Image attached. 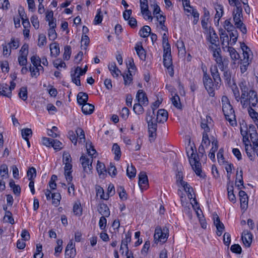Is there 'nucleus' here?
Masks as SVG:
<instances>
[{"label":"nucleus","instance_id":"nucleus-1","mask_svg":"<svg viewBox=\"0 0 258 258\" xmlns=\"http://www.w3.org/2000/svg\"><path fill=\"white\" fill-rule=\"evenodd\" d=\"M238 85L241 91L240 102L242 107H255L258 102L257 93L250 87L249 83L245 80H241Z\"/></svg>","mask_w":258,"mask_h":258},{"label":"nucleus","instance_id":"nucleus-2","mask_svg":"<svg viewBox=\"0 0 258 258\" xmlns=\"http://www.w3.org/2000/svg\"><path fill=\"white\" fill-rule=\"evenodd\" d=\"M221 103L222 111L226 119L229 121L231 125L234 126L236 125L234 110L228 97L226 96H222Z\"/></svg>","mask_w":258,"mask_h":258},{"label":"nucleus","instance_id":"nucleus-3","mask_svg":"<svg viewBox=\"0 0 258 258\" xmlns=\"http://www.w3.org/2000/svg\"><path fill=\"white\" fill-rule=\"evenodd\" d=\"M242 11L241 6H237V8L234 9L233 11V19L235 27L239 29L243 34H245L247 32V29L242 22Z\"/></svg>","mask_w":258,"mask_h":258},{"label":"nucleus","instance_id":"nucleus-4","mask_svg":"<svg viewBox=\"0 0 258 258\" xmlns=\"http://www.w3.org/2000/svg\"><path fill=\"white\" fill-rule=\"evenodd\" d=\"M146 120L148 123L150 140H154L156 136L158 121L155 119V113L147 112Z\"/></svg>","mask_w":258,"mask_h":258},{"label":"nucleus","instance_id":"nucleus-5","mask_svg":"<svg viewBox=\"0 0 258 258\" xmlns=\"http://www.w3.org/2000/svg\"><path fill=\"white\" fill-rule=\"evenodd\" d=\"M209 48L212 52L214 59L218 66L220 70L221 71H224V69L227 67L228 63L225 59H223L220 54L221 49L220 47L219 46H210Z\"/></svg>","mask_w":258,"mask_h":258},{"label":"nucleus","instance_id":"nucleus-6","mask_svg":"<svg viewBox=\"0 0 258 258\" xmlns=\"http://www.w3.org/2000/svg\"><path fill=\"white\" fill-rule=\"evenodd\" d=\"M168 236L169 230L166 226L163 228L158 226L155 228L154 235V240L155 243L163 244L167 241Z\"/></svg>","mask_w":258,"mask_h":258},{"label":"nucleus","instance_id":"nucleus-7","mask_svg":"<svg viewBox=\"0 0 258 258\" xmlns=\"http://www.w3.org/2000/svg\"><path fill=\"white\" fill-rule=\"evenodd\" d=\"M191 150L192 152L190 155L188 154L189 163L196 174L200 177L204 178L205 175L202 173L201 164L198 160L197 155L194 152L192 148Z\"/></svg>","mask_w":258,"mask_h":258},{"label":"nucleus","instance_id":"nucleus-8","mask_svg":"<svg viewBox=\"0 0 258 258\" xmlns=\"http://www.w3.org/2000/svg\"><path fill=\"white\" fill-rule=\"evenodd\" d=\"M203 83L209 95L211 97H214L215 95V90L219 88L220 83L215 82V84H214L211 78L204 80Z\"/></svg>","mask_w":258,"mask_h":258},{"label":"nucleus","instance_id":"nucleus-9","mask_svg":"<svg viewBox=\"0 0 258 258\" xmlns=\"http://www.w3.org/2000/svg\"><path fill=\"white\" fill-rule=\"evenodd\" d=\"M29 46L27 44H24L20 50V55L18 60L19 64L21 66H26L27 63V55L28 54Z\"/></svg>","mask_w":258,"mask_h":258},{"label":"nucleus","instance_id":"nucleus-10","mask_svg":"<svg viewBox=\"0 0 258 258\" xmlns=\"http://www.w3.org/2000/svg\"><path fill=\"white\" fill-rule=\"evenodd\" d=\"M80 161L84 171L87 173H90L92 168V157L89 158L86 155H83L80 157Z\"/></svg>","mask_w":258,"mask_h":258},{"label":"nucleus","instance_id":"nucleus-11","mask_svg":"<svg viewBox=\"0 0 258 258\" xmlns=\"http://www.w3.org/2000/svg\"><path fill=\"white\" fill-rule=\"evenodd\" d=\"M163 64L168 70V74L171 77L174 75V70L172 66V59L171 53H164Z\"/></svg>","mask_w":258,"mask_h":258},{"label":"nucleus","instance_id":"nucleus-12","mask_svg":"<svg viewBox=\"0 0 258 258\" xmlns=\"http://www.w3.org/2000/svg\"><path fill=\"white\" fill-rule=\"evenodd\" d=\"M125 237L121 240V243L120 247V251L123 254L124 253V248L125 249V255H127L129 252V249L128 247V243L131 241L132 232L128 231L125 233Z\"/></svg>","mask_w":258,"mask_h":258},{"label":"nucleus","instance_id":"nucleus-13","mask_svg":"<svg viewBox=\"0 0 258 258\" xmlns=\"http://www.w3.org/2000/svg\"><path fill=\"white\" fill-rule=\"evenodd\" d=\"M241 49L243 51V58L241 59V63H243V66L245 67L248 66L250 61V50L249 48L245 44H243L241 45Z\"/></svg>","mask_w":258,"mask_h":258},{"label":"nucleus","instance_id":"nucleus-14","mask_svg":"<svg viewBox=\"0 0 258 258\" xmlns=\"http://www.w3.org/2000/svg\"><path fill=\"white\" fill-rule=\"evenodd\" d=\"M212 125V119L209 116H207L206 118L202 119L201 126L204 130L203 133H208L210 131V126Z\"/></svg>","mask_w":258,"mask_h":258},{"label":"nucleus","instance_id":"nucleus-15","mask_svg":"<svg viewBox=\"0 0 258 258\" xmlns=\"http://www.w3.org/2000/svg\"><path fill=\"white\" fill-rule=\"evenodd\" d=\"M76 249L72 241L68 244L65 250V258H74L76 255Z\"/></svg>","mask_w":258,"mask_h":258},{"label":"nucleus","instance_id":"nucleus-16","mask_svg":"<svg viewBox=\"0 0 258 258\" xmlns=\"http://www.w3.org/2000/svg\"><path fill=\"white\" fill-rule=\"evenodd\" d=\"M148 185L147 175L145 172H141L139 174V185L143 189L146 188Z\"/></svg>","mask_w":258,"mask_h":258},{"label":"nucleus","instance_id":"nucleus-17","mask_svg":"<svg viewBox=\"0 0 258 258\" xmlns=\"http://www.w3.org/2000/svg\"><path fill=\"white\" fill-rule=\"evenodd\" d=\"M241 239L244 245L246 247H248L250 246L252 242V234L247 230H245L242 233Z\"/></svg>","mask_w":258,"mask_h":258},{"label":"nucleus","instance_id":"nucleus-18","mask_svg":"<svg viewBox=\"0 0 258 258\" xmlns=\"http://www.w3.org/2000/svg\"><path fill=\"white\" fill-rule=\"evenodd\" d=\"M136 99L138 100L139 103H141L144 106H146L148 104V99L146 93L142 90H139L138 91L136 95Z\"/></svg>","mask_w":258,"mask_h":258},{"label":"nucleus","instance_id":"nucleus-19","mask_svg":"<svg viewBox=\"0 0 258 258\" xmlns=\"http://www.w3.org/2000/svg\"><path fill=\"white\" fill-rule=\"evenodd\" d=\"M208 40L212 44L211 46H219V45L217 44V42L219 41V38L213 29H210L209 30Z\"/></svg>","mask_w":258,"mask_h":258},{"label":"nucleus","instance_id":"nucleus-20","mask_svg":"<svg viewBox=\"0 0 258 258\" xmlns=\"http://www.w3.org/2000/svg\"><path fill=\"white\" fill-rule=\"evenodd\" d=\"M210 72L214 82L220 83L221 81V79L218 72L217 66L216 64L212 65L210 68Z\"/></svg>","mask_w":258,"mask_h":258},{"label":"nucleus","instance_id":"nucleus-21","mask_svg":"<svg viewBox=\"0 0 258 258\" xmlns=\"http://www.w3.org/2000/svg\"><path fill=\"white\" fill-rule=\"evenodd\" d=\"M239 196L240 201V207L242 209H245L248 205V197L246 192L243 190L239 191Z\"/></svg>","mask_w":258,"mask_h":258},{"label":"nucleus","instance_id":"nucleus-22","mask_svg":"<svg viewBox=\"0 0 258 258\" xmlns=\"http://www.w3.org/2000/svg\"><path fill=\"white\" fill-rule=\"evenodd\" d=\"M155 119L158 121V122H163L166 121L168 119V112L164 109H159L157 114V117Z\"/></svg>","mask_w":258,"mask_h":258},{"label":"nucleus","instance_id":"nucleus-23","mask_svg":"<svg viewBox=\"0 0 258 258\" xmlns=\"http://www.w3.org/2000/svg\"><path fill=\"white\" fill-rule=\"evenodd\" d=\"M12 92L9 86L7 84H0V95L10 98Z\"/></svg>","mask_w":258,"mask_h":258},{"label":"nucleus","instance_id":"nucleus-24","mask_svg":"<svg viewBox=\"0 0 258 258\" xmlns=\"http://www.w3.org/2000/svg\"><path fill=\"white\" fill-rule=\"evenodd\" d=\"M135 49L140 58L142 60H145L146 57V52L141 42L136 43Z\"/></svg>","mask_w":258,"mask_h":258},{"label":"nucleus","instance_id":"nucleus-25","mask_svg":"<svg viewBox=\"0 0 258 258\" xmlns=\"http://www.w3.org/2000/svg\"><path fill=\"white\" fill-rule=\"evenodd\" d=\"M64 165V175L66 176V180H67L68 182L72 181L73 179V176H72V164H67Z\"/></svg>","mask_w":258,"mask_h":258},{"label":"nucleus","instance_id":"nucleus-26","mask_svg":"<svg viewBox=\"0 0 258 258\" xmlns=\"http://www.w3.org/2000/svg\"><path fill=\"white\" fill-rule=\"evenodd\" d=\"M214 224L217 228V234L219 236H220L222 235L225 227L224 224L220 221L218 216H217L216 219L214 220Z\"/></svg>","mask_w":258,"mask_h":258},{"label":"nucleus","instance_id":"nucleus-27","mask_svg":"<svg viewBox=\"0 0 258 258\" xmlns=\"http://www.w3.org/2000/svg\"><path fill=\"white\" fill-rule=\"evenodd\" d=\"M214 9L216 11V13L215 16V21L217 19V22H219L220 19L223 15V7L220 4H215Z\"/></svg>","mask_w":258,"mask_h":258},{"label":"nucleus","instance_id":"nucleus-28","mask_svg":"<svg viewBox=\"0 0 258 258\" xmlns=\"http://www.w3.org/2000/svg\"><path fill=\"white\" fill-rule=\"evenodd\" d=\"M108 68L111 75L114 77H117L119 74L121 73L120 71L116 67V63L114 62L109 63Z\"/></svg>","mask_w":258,"mask_h":258},{"label":"nucleus","instance_id":"nucleus-29","mask_svg":"<svg viewBox=\"0 0 258 258\" xmlns=\"http://www.w3.org/2000/svg\"><path fill=\"white\" fill-rule=\"evenodd\" d=\"M98 211L102 216L109 217L110 215L109 209L105 204H100L98 206Z\"/></svg>","mask_w":258,"mask_h":258},{"label":"nucleus","instance_id":"nucleus-30","mask_svg":"<svg viewBox=\"0 0 258 258\" xmlns=\"http://www.w3.org/2000/svg\"><path fill=\"white\" fill-rule=\"evenodd\" d=\"M82 105V112L85 114H91L94 110V106L91 104L85 103Z\"/></svg>","mask_w":258,"mask_h":258},{"label":"nucleus","instance_id":"nucleus-31","mask_svg":"<svg viewBox=\"0 0 258 258\" xmlns=\"http://www.w3.org/2000/svg\"><path fill=\"white\" fill-rule=\"evenodd\" d=\"M236 185L239 189H241L242 187L243 186V172L242 169H240L239 173L238 171H237Z\"/></svg>","mask_w":258,"mask_h":258},{"label":"nucleus","instance_id":"nucleus-32","mask_svg":"<svg viewBox=\"0 0 258 258\" xmlns=\"http://www.w3.org/2000/svg\"><path fill=\"white\" fill-rule=\"evenodd\" d=\"M88 99V94L84 92H79L77 95V101L78 104L80 105H82L85 103H87V101Z\"/></svg>","mask_w":258,"mask_h":258},{"label":"nucleus","instance_id":"nucleus-33","mask_svg":"<svg viewBox=\"0 0 258 258\" xmlns=\"http://www.w3.org/2000/svg\"><path fill=\"white\" fill-rule=\"evenodd\" d=\"M112 151L115 155L114 159L115 160H119L120 158L121 153L119 146L117 144L114 143L113 145Z\"/></svg>","mask_w":258,"mask_h":258},{"label":"nucleus","instance_id":"nucleus-34","mask_svg":"<svg viewBox=\"0 0 258 258\" xmlns=\"http://www.w3.org/2000/svg\"><path fill=\"white\" fill-rule=\"evenodd\" d=\"M50 49L51 56L56 57L59 53V47L56 43L50 44Z\"/></svg>","mask_w":258,"mask_h":258},{"label":"nucleus","instance_id":"nucleus-35","mask_svg":"<svg viewBox=\"0 0 258 258\" xmlns=\"http://www.w3.org/2000/svg\"><path fill=\"white\" fill-rule=\"evenodd\" d=\"M151 28L148 26H144L139 31V35L143 38L147 37L151 33Z\"/></svg>","mask_w":258,"mask_h":258},{"label":"nucleus","instance_id":"nucleus-36","mask_svg":"<svg viewBox=\"0 0 258 258\" xmlns=\"http://www.w3.org/2000/svg\"><path fill=\"white\" fill-rule=\"evenodd\" d=\"M73 212L76 216H80L82 215V208L80 202H78L75 203L73 206Z\"/></svg>","mask_w":258,"mask_h":258},{"label":"nucleus","instance_id":"nucleus-37","mask_svg":"<svg viewBox=\"0 0 258 258\" xmlns=\"http://www.w3.org/2000/svg\"><path fill=\"white\" fill-rule=\"evenodd\" d=\"M19 13L20 14V16L21 19H22V24H23V26L24 29L29 28L30 26V22H29L28 18L25 19L24 18V15H25V12H23L22 11H21L20 10H19Z\"/></svg>","mask_w":258,"mask_h":258},{"label":"nucleus","instance_id":"nucleus-38","mask_svg":"<svg viewBox=\"0 0 258 258\" xmlns=\"http://www.w3.org/2000/svg\"><path fill=\"white\" fill-rule=\"evenodd\" d=\"M228 51L232 60H235L239 59V55L233 47L229 46Z\"/></svg>","mask_w":258,"mask_h":258},{"label":"nucleus","instance_id":"nucleus-39","mask_svg":"<svg viewBox=\"0 0 258 258\" xmlns=\"http://www.w3.org/2000/svg\"><path fill=\"white\" fill-rule=\"evenodd\" d=\"M131 72V71H129V72H128L126 74L122 75L124 80V84L125 86L130 85L132 83L133 78Z\"/></svg>","mask_w":258,"mask_h":258},{"label":"nucleus","instance_id":"nucleus-40","mask_svg":"<svg viewBox=\"0 0 258 258\" xmlns=\"http://www.w3.org/2000/svg\"><path fill=\"white\" fill-rule=\"evenodd\" d=\"M19 97L23 101H26L28 98L27 88L26 87H21L18 93Z\"/></svg>","mask_w":258,"mask_h":258},{"label":"nucleus","instance_id":"nucleus-41","mask_svg":"<svg viewBox=\"0 0 258 258\" xmlns=\"http://www.w3.org/2000/svg\"><path fill=\"white\" fill-rule=\"evenodd\" d=\"M47 40L46 36L44 34H40L38 36L37 45L39 47H42L46 44Z\"/></svg>","mask_w":258,"mask_h":258},{"label":"nucleus","instance_id":"nucleus-42","mask_svg":"<svg viewBox=\"0 0 258 258\" xmlns=\"http://www.w3.org/2000/svg\"><path fill=\"white\" fill-rule=\"evenodd\" d=\"M51 198L52 200V204L55 206H57L59 204L61 200V196L59 193H53L51 194Z\"/></svg>","mask_w":258,"mask_h":258},{"label":"nucleus","instance_id":"nucleus-43","mask_svg":"<svg viewBox=\"0 0 258 258\" xmlns=\"http://www.w3.org/2000/svg\"><path fill=\"white\" fill-rule=\"evenodd\" d=\"M172 104L177 108L180 109L181 105L178 95L175 94L171 98Z\"/></svg>","mask_w":258,"mask_h":258},{"label":"nucleus","instance_id":"nucleus-44","mask_svg":"<svg viewBox=\"0 0 258 258\" xmlns=\"http://www.w3.org/2000/svg\"><path fill=\"white\" fill-rule=\"evenodd\" d=\"M97 196L99 197L100 199L107 200L109 199V195H105L104 189L101 187H99L96 189Z\"/></svg>","mask_w":258,"mask_h":258},{"label":"nucleus","instance_id":"nucleus-45","mask_svg":"<svg viewBox=\"0 0 258 258\" xmlns=\"http://www.w3.org/2000/svg\"><path fill=\"white\" fill-rule=\"evenodd\" d=\"M142 104L140 103H135L134 105L133 110L137 114H142L144 111Z\"/></svg>","mask_w":258,"mask_h":258},{"label":"nucleus","instance_id":"nucleus-46","mask_svg":"<svg viewBox=\"0 0 258 258\" xmlns=\"http://www.w3.org/2000/svg\"><path fill=\"white\" fill-rule=\"evenodd\" d=\"M252 107L249 106L248 108V112L249 116L253 119L254 122L258 121V113L256 112L252 108Z\"/></svg>","mask_w":258,"mask_h":258},{"label":"nucleus","instance_id":"nucleus-47","mask_svg":"<svg viewBox=\"0 0 258 258\" xmlns=\"http://www.w3.org/2000/svg\"><path fill=\"white\" fill-rule=\"evenodd\" d=\"M27 176L30 181L33 180L36 176V170L34 167L30 168L27 173Z\"/></svg>","mask_w":258,"mask_h":258},{"label":"nucleus","instance_id":"nucleus-48","mask_svg":"<svg viewBox=\"0 0 258 258\" xmlns=\"http://www.w3.org/2000/svg\"><path fill=\"white\" fill-rule=\"evenodd\" d=\"M126 174L130 178L135 177L136 174V169L134 166L131 165L128 166L126 169Z\"/></svg>","mask_w":258,"mask_h":258},{"label":"nucleus","instance_id":"nucleus-49","mask_svg":"<svg viewBox=\"0 0 258 258\" xmlns=\"http://www.w3.org/2000/svg\"><path fill=\"white\" fill-rule=\"evenodd\" d=\"M80 76L81 75H80L78 73H76L75 71L73 74H71L72 81L77 86H79L81 85V81L80 79Z\"/></svg>","mask_w":258,"mask_h":258},{"label":"nucleus","instance_id":"nucleus-50","mask_svg":"<svg viewBox=\"0 0 258 258\" xmlns=\"http://www.w3.org/2000/svg\"><path fill=\"white\" fill-rule=\"evenodd\" d=\"M77 137L79 139L80 142H84L85 141V136L84 131L81 128H77L76 131Z\"/></svg>","mask_w":258,"mask_h":258},{"label":"nucleus","instance_id":"nucleus-51","mask_svg":"<svg viewBox=\"0 0 258 258\" xmlns=\"http://www.w3.org/2000/svg\"><path fill=\"white\" fill-rule=\"evenodd\" d=\"M90 42L89 37L87 35H83L81 40V47L84 49H86Z\"/></svg>","mask_w":258,"mask_h":258},{"label":"nucleus","instance_id":"nucleus-52","mask_svg":"<svg viewBox=\"0 0 258 258\" xmlns=\"http://www.w3.org/2000/svg\"><path fill=\"white\" fill-rule=\"evenodd\" d=\"M224 27L228 32H230L235 29L236 27L231 23L230 20H226L224 22Z\"/></svg>","mask_w":258,"mask_h":258},{"label":"nucleus","instance_id":"nucleus-53","mask_svg":"<svg viewBox=\"0 0 258 258\" xmlns=\"http://www.w3.org/2000/svg\"><path fill=\"white\" fill-rule=\"evenodd\" d=\"M102 18L101 9H98L97 14L94 20V24L95 25H97L101 23L102 21Z\"/></svg>","mask_w":258,"mask_h":258},{"label":"nucleus","instance_id":"nucleus-54","mask_svg":"<svg viewBox=\"0 0 258 258\" xmlns=\"http://www.w3.org/2000/svg\"><path fill=\"white\" fill-rule=\"evenodd\" d=\"M232 90L235 100L237 102H239L241 100V95H240V92L238 87L236 85H234V86L232 88Z\"/></svg>","mask_w":258,"mask_h":258},{"label":"nucleus","instance_id":"nucleus-55","mask_svg":"<svg viewBox=\"0 0 258 258\" xmlns=\"http://www.w3.org/2000/svg\"><path fill=\"white\" fill-rule=\"evenodd\" d=\"M210 144V141L209 139L208 134H206V133H203V139L201 145L205 146L206 148H208Z\"/></svg>","mask_w":258,"mask_h":258},{"label":"nucleus","instance_id":"nucleus-56","mask_svg":"<svg viewBox=\"0 0 258 258\" xmlns=\"http://www.w3.org/2000/svg\"><path fill=\"white\" fill-rule=\"evenodd\" d=\"M19 40L14 37L11 38V41L9 43L11 48L17 49L19 46Z\"/></svg>","mask_w":258,"mask_h":258},{"label":"nucleus","instance_id":"nucleus-57","mask_svg":"<svg viewBox=\"0 0 258 258\" xmlns=\"http://www.w3.org/2000/svg\"><path fill=\"white\" fill-rule=\"evenodd\" d=\"M86 149L88 155L91 156L92 157L96 153V150L91 143H86Z\"/></svg>","mask_w":258,"mask_h":258},{"label":"nucleus","instance_id":"nucleus-58","mask_svg":"<svg viewBox=\"0 0 258 258\" xmlns=\"http://www.w3.org/2000/svg\"><path fill=\"white\" fill-rule=\"evenodd\" d=\"M4 219L6 220V222H9L12 224H13L15 223L14 219L12 217V214L10 211H6Z\"/></svg>","mask_w":258,"mask_h":258},{"label":"nucleus","instance_id":"nucleus-59","mask_svg":"<svg viewBox=\"0 0 258 258\" xmlns=\"http://www.w3.org/2000/svg\"><path fill=\"white\" fill-rule=\"evenodd\" d=\"M176 45L179 52H180L182 54L185 53V47L182 40H178L176 43Z\"/></svg>","mask_w":258,"mask_h":258},{"label":"nucleus","instance_id":"nucleus-60","mask_svg":"<svg viewBox=\"0 0 258 258\" xmlns=\"http://www.w3.org/2000/svg\"><path fill=\"white\" fill-rule=\"evenodd\" d=\"M72 158L69 153L64 152L63 154L62 162L64 164H72Z\"/></svg>","mask_w":258,"mask_h":258},{"label":"nucleus","instance_id":"nucleus-61","mask_svg":"<svg viewBox=\"0 0 258 258\" xmlns=\"http://www.w3.org/2000/svg\"><path fill=\"white\" fill-rule=\"evenodd\" d=\"M71 54V48L70 46H66L64 48L63 59L69 60Z\"/></svg>","mask_w":258,"mask_h":258},{"label":"nucleus","instance_id":"nucleus-62","mask_svg":"<svg viewBox=\"0 0 258 258\" xmlns=\"http://www.w3.org/2000/svg\"><path fill=\"white\" fill-rule=\"evenodd\" d=\"M32 134V130L30 128H26L25 129H23L21 131V134L24 140H27L29 139L28 137L30 135H31Z\"/></svg>","mask_w":258,"mask_h":258},{"label":"nucleus","instance_id":"nucleus-63","mask_svg":"<svg viewBox=\"0 0 258 258\" xmlns=\"http://www.w3.org/2000/svg\"><path fill=\"white\" fill-rule=\"evenodd\" d=\"M229 32L230 41H232L233 43H235L236 42L237 37L238 36V32L236 29L230 31Z\"/></svg>","mask_w":258,"mask_h":258},{"label":"nucleus","instance_id":"nucleus-64","mask_svg":"<svg viewBox=\"0 0 258 258\" xmlns=\"http://www.w3.org/2000/svg\"><path fill=\"white\" fill-rule=\"evenodd\" d=\"M118 191L119 192V198L121 200H126L127 199V195L123 187L120 186L118 189Z\"/></svg>","mask_w":258,"mask_h":258}]
</instances>
